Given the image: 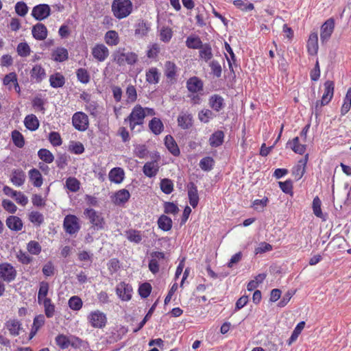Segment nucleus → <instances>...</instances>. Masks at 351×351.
<instances>
[{
    "mask_svg": "<svg viewBox=\"0 0 351 351\" xmlns=\"http://www.w3.org/2000/svg\"><path fill=\"white\" fill-rule=\"evenodd\" d=\"M145 118V113L143 108L137 104L132 108L129 116L124 119V122L129 124L132 132H140V128L143 126Z\"/></svg>",
    "mask_w": 351,
    "mask_h": 351,
    "instance_id": "f257e3e1",
    "label": "nucleus"
},
{
    "mask_svg": "<svg viewBox=\"0 0 351 351\" xmlns=\"http://www.w3.org/2000/svg\"><path fill=\"white\" fill-rule=\"evenodd\" d=\"M113 60L119 66H123L125 64L132 66L134 65L138 60L137 53L133 51H126L123 47H119L113 53Z\"/></svg>",
    "mask_w": 351,
    "mask_h": 351,
    "instance_id": "f03ea898",
    "label": "nucleus"
},
{
    "mask_svg": "<svg viewBox=\"0 0 351 351\" xmlns=\"http://www.w3.org/2000/svg\"><path fill=\"white\" fill-rule=\"evenodd\" d=\"M132 7L130 0H114L112 3V11L117 19H122L132 13Z\"/></svg>",
    "mask_w": 351,
    "mask_h": 351,
    "instance_id": "7ed1b4c3",
    "label": "nucleus"
},
{
    "mask_svg": "<svg viewBox=\"0 0 351 351\" xmlns=\"http://www.w3.org/2000/svg\"><path fill=\"white\" fill-rule=\"evenodd\" d=\"M84 215L88 219L94 230H99L104 228L105 221L102 213L93 208H86Z\"/></svg>",
    "mask_w": 351,
    "mask_h": 351,
    "instance_id": "20e7f679",
    "label": "nucleus"
},
{
    "mask_svg": "<svg viewBox=\"0 0 351 351\" xmlns=\"http://www.w3.org/2000/svg\"><path fill=\"white\" fill-rule=\"evenodd\" d=\"M88 324L94 328H104L107 324L106 315L99 310L91 311L87 315Z\"/></svg>",
    "mask_w": 351,
    "mask_h": 351,
    "instance_id": "39448f33",
    "label": "nucleus"
},
{
    "mask_svg": "<svg viewBox=\"0 0 351 351\" xmlns=\"http://www.w3.org/2000/svg\"><path fill=\"white\" fill-rule=\"evenodd\" d=\"M17 276L16 268L10 263H0V280L10 283L15 280Z\"/></svg>",
    "mask_w": 351,
    "mask_h": 351,
    "instance_id": "423d86ee",
    "label": "nucleus"
},
{
    "mask_svg": "<svg viewBox=\"0 0 351 351\" xmlns=\"http://www.w3.org/2000/svg\"><path fill=\"white\" fill-rule=\"evenodd\" d=\"M72 125L75 130L84 132L89 126L88 117L82 111L76 112L72 116Z\"/></svg>",
    "mask_w": 351,
    "mask_h": 351,
    "instance_id": "0eeeda50",
    "label": "nucleus"
},
{
    "mask_svg": "<svg viewBox=\"0 0 351 351\" xmlns=\"http://www.w3.org/2000/svg\"><path fill=\"white\" fill-rule=\"evenodd\" d=\"M63 228L69 234L77 233L80 229L79 219L74 215H67L63 221Z\"/></svg>",
    "mask_w": 351,
    "mask_h": 351,
    "instance_id": "6e6552de",
    "label": "nucleus"
},
{
    "mask_svg": "<svg viewBox=\"0 0 351 351\" xmlns=\"http://www.w3.org/2000/svg\"><path fill=\"white\" fill-rule=\"evenodd\" d=\"M335 20L330 18L326 20L320 28V39L322 44L326 43L330 38L335 29Z\"/></svg>",
    "mask_w": 351,
    "mask_h": 351,
    "instance_id": "1a4fd4ad",
    "label": "nucleus"
},
{
    "mask_svg": "<svg viewBox=\"0 0 351 351\" xmlns=\"http://www.w3.org/2000/svg\"><path fill=\"white\" fill-rule=\"evenodd\" d=\"M155 155V160L146 162L143 167L144 175L149 178L156 177L160 169L158 160L160 159V156L158 152H156Z\"/></svg>",
    "mask_w": 351,
    "mask_h": 351,
    "instance_id": "9d476101",
    "label": "nucleus"
},
{
    "mask_svg": "<svg viewBox=\"0 0 351 351\" xmlns=\"http://www.w3.org/2000/svg\"><path fill=\"white\" fill-rule=\"evenodd\" d=\"M51 14V8L48 4L40 3L35 5L32 10V16L37 21H43Z\"/></svg>",
    "mask_w": 351,
    "mask_h": 351,
    "instance_id": "9b49d317",
    "label": "nucleus"
},
{
    "mask_svg": "<svg viewBox=\"0 0 351 351\" xmlns=\"http://www.w3.org/2000/svg\"><path fill=\"white\" fill-rule=\"evenodd\" d=\"M133 289L131 285L125 282L119 283L116 287V293L119 298L124 302L131 300Z\"/></svg>",
    "mask_w": 351,
    "mask_h": 351,
    "instance_id": "f8f14e48",
    "label": "nucleus"
},
{
    "mask_svg": "<svg viewBox=\"0 0 351 351\" xmlns=\"http://www.w3.org/2000/svg\"><path fill=\"white\" fill-rule=\"evenodd\" d=\"M29 75L32 83L39 84L46 78L47 73L41 64H36L30 70Z\"/></svg>",
    "mask_w": 351,
    "mask_h": 351,
    "instance_id": "ddd939ff",
    "label": "nucleus"
},
{
    "mask_svg": "<svg viewBox=\"0 0 351 351\" xmlns=\"http://www.w3.org/2000/svg\"><path fill=\"white\" fill-rule=\"evenodd\" d=\"M165 258V254L162 252H153L151 253V258L148 264V267L152 274H156L159 271L160 263Z\"/></svg>",
    "mask_w": 351,
    "mask_h": 351,
    "instance_id": "4468645a",
    "label": "nucleus"
},
{
    "mask_svg": "<svg viewBox=\"0 0 351 351\" xmlns=\"http://www.w3.org/2000/svg\"><path fill=\"white\" fill-rule=\"evenodd\" d=\"M335 91V83L332 80H326L324 83V93L320 100L321 106L327 105L332 99Z\"/></svg>",
    "mask_w": 351,
    "mask_h": 351,
    "instance_id": "2eb2a0df",
    "label": "nucleus"
},
{
    "mask_svg": "<svg viewBox=\"0 0 351 351\" xmlns=\"http://www.w3.org/2000/svg\"><path fill=\"white\" fill-rule=\"evenodd\" d=\"M3 84L7 87L9 90L12 89V85L17 93H21V88L18 82L17 75L15 72H10L6 74L3 78Z\"/></svg>",
    "mask_w": 351,
    "mask_h": 351,
    "instance_id": "dca6fc26",
    "label": "nucleus"
},
{
    "mask_svg": "<svg viewBox=\"0 0 351 351\" xmlns=\"http://www.w3.org/2000/svg\"><path fill=\"white\" fill-rule=\"evenodd\" d=\"M92 55L99 62H104L109 56V50L104 44H96L92 49Z\"/></svg>",
    "mask_w": 351,
    "mask_h": 351,
    "instance_id": "f3484780",
    "label": "nucleus"
},
{
    "mask_svg": "<svg viewBox=\"0 0 351 351\" xmlns=\"http://www.w3.org/2000/svg\"><path fill=\"white\" fill-rule=\"evenodd\" d=\"M306 49L308 53L311 56H314L317 54L318 49H319V45H318V34L316 31L311 32L307 43H306Z\"/></svg>",
    "mask_w": 351,
    "mask_h": 351,
    "instance_id": "a211bd4d",
    "label": "nucleus"
},
{
    "mask_svg": "<svg viewBox=\"0 0 351 351\" xmlns=\"http://www.w3.org/2000/svg\"><path fill=\"white\" fill-rule=\"evenodd\" d=\"M32 34L36 40H44L48 36L47 27L41 23H38L32 27Z\"/></svg>",
    "mask_w": 351,
    "mask_h": 351,
    "instance_id": "6ab92c4d",
    "label": "nucleus"
},
{
    "mask_svg": "<svg viewBox=\"0 0 351 351\" xmlns=\"http://www.w3.org/2000/svg\"><path fill=\"white\" fill-rule=\"evenodd\" d=\"M308 160V154H306L304 158L300 160L298 164L293 168L292 173L296 180H300L304 176Z\"/></svg>",
    "mask_w": 351,
    "mask_h": 351,
    "instance_id": "aec40b11",
    "label": "nucleus"
},
{
    "mask_svg": "<svg viewBox=\"0 0 351 351\" xmlns=\"http://www.w3.org/2000/svg\"><path fill=\"white\" fill-rule=\"evenodd\" d=\"M188 197L190 205L195 208L199 203L198 191L193 182H189L187 185Z\"/></svg>",
    "mask_w": 351,
    "mask_h": 351,
    "instance_id": "412c9836",
    "label": "nucleus"
},
{
    "mask_svg": "<svg viewBox=\"0 0 351 351\" xmlns=\"http://www.w3.org/2000/svg\"><path fill=\"white\" fill-rule=\"evenodd\" d=\"M178 66L171 61H167L165 63L164 73L167 80L170 82H175L177 77Z\"/></svg>",
    "mask_w": 351,
    "mask_h": 351,
    "instance_id": "4be33fe9",
    "label": "nucleus"
},
{
    "mask_svg": "<svg viewBox=\"0 0 351 351\" xmlns=\"http://www.w3.org/2000/svg\"><path fill=\"white\" fill-rule=\"evenodd\" d=\"M203 82L197 77H191L186 81V88L191 93H197L203 90Z\"/></svg>",
    "mask_w": 351,
    "mask_h": 351,
    "instance_id": "5701e85b",
    "label": "nucleus"
},
{
    "mask_svg": "<svg viewBox=\"0 0 351 351\" xmlns=\"http://www.w3.org/2000/svg\"><path fill=\"white\" fill-rule=\"evenodd\" d=\"M108 178L111 182L121 184L125 178V172L121 167H114L108 173Z\"/></svg>",
    "mask_w": 351,
    "mask_h": 351,
    "instance_id": "b1692460",
    "label": "nucleus"
},
{
    "mask_svg": "<svg viewBox=\"0 0 351 351\" xmlns=\"http://www.w3.org/2000/svg\"><path fill=\"white\" fill-rule=\"evenodd\" d=\"M26 176L25 172L20 169H14L12 171L10 181L16 186H21L25 182Z\"/></svg>",
    "mask_w": 351,
    "mask_h": 351,
    "instance_id": "393cba45",
    "label": "nucleus"
},
{
    "mask_svg": "<svg viewBox=\"0 0 351 351\" xmlns=\"http://www.w3.org/2000/svg\"><path fill=\"white\" fill-rule=\"evenodd\" d=\"M130 197V192L127 189H123L114 193L112 201L114 204L121 206L125 204L129 200Z\"/></svg>",
    "mask_w": 351,
    "mask_h": 351,
    "instance_id": "a878e982",
    "label": "nucleus"
},
{
    "mask_svg": "<svg viewBox=\"0 0 351 351\" xmlns=\"http://www.w3.org/2000/svg\"><path fill=\"white\" fill-rule=\"evenodd\" d=\"M68 58V50L62 47L56 48L51 53V59L57 62H64Z\"/></svg>",
    "mask_w": 351,
    "mask_h": 351,
    "instance_id": "bb28decb",
    "label": "nucleus"
},
{
    "mask_svg": "<svg viewBox=\"0 0 351 351\" xmlns=\"http://www.w3.org/2000/svg\"><path fill=\"white\" fill-rule=\"evenodd\" d=\"M5 223L9 229L16 232L21 230L23 226L22 220L19 217L14 215L7 217Z\"/></svg>",
    "mask_w": 351,
    "mask_h": 351,
    "instance_id": "cd10ccee",
    "label": "nucleus"
},
{
    "mask_svg": "<svg viewBox=\"0 0 351 351\" xmlns=\"http://www.w3.org/2000/svg\"><path fill=\"white\" fill-rule=\"evenodd\" d=\"M29 181L34 186L40 187L43 183V178L40 171L36 168L30 169L28 172Z\"/></svg>",
    "mask_w": 351,
    "mask_h": 351,
    "instance_id": "c85d7f7f",
    "label": "nucleus"
},
{
    "mask_svg": "<svg viewBox=\"0 0 351 351\" xmlns=\"http://www.w3.org/2000/svg\"><path fill=\"white\" fill-rule=\"evenodd\" d=\"M25 128L32 132L38 130L40 125V122L35 114H30L27 115L23 121Z\"/></svg>",
    "mask_w": 351,
    "mask_h": 351,
    "instance_id": "c756f323",
    "label": "nucleus"
},
{
    "mask_svg": "<svg viewBox=\"0 0 351 351\" xmlns=\"http://www.w3.org/2000/svg\"><path fill=\"white\" fill-rule=\"evenodd\" d=\"M179 127L183 130H187L193 125V116L189 113L182 112L178 117Z\"/></svg>",
    "mask_w": 351,
    "mask_h": 351,
    "instance_id": "7c9ffc66",
    "label": "nucleus"
},
{
    "mask_svg": "<svg viewBox=\"0 0 351 351\" xmlns=\"http://www.w3.org/2000/svg\"><path fill=\"white\" fill-rule=\"evenodd\" d=\"M287 145V147H289L295 153L300 155L304 154L306 149V145L300 143L298 136H296L291 141H288Z\"/></svg>",
    "mask_w": 351,
    "mask_h": 351,
    "instance_id": "2f4dec72",
    "label": "nucleus"
},
{
    "mask_svg": "<svg viewBox=\"0 0 351 351\" xmlns=\"http://www.w3.org/2000/svg\"><path fill=\"white\" fill-rule=\"evenodd\" d=\"M160 73L156 67L149 69L145 73L146 82L149 84H157L160 81Z\"/></svg>",
    "mask_w": 351,
    "mask_h": 351,
    "instance_id": "473e14b6",
    "label": "nucleus"
},
{
    "mask_svg": "<svg viewBox=\"0 0 351 351\" xmlns=\"http://www.w3.org/2000/svg\"><path fill=\"white\" fill-rule=\"evenodd\" d=\"M165 145L167 149L174 156H179L180 152V149L171 135H167L165 138Z\"/></svg>",
    "mask_w": 351,
    "mask_h": 351,
    "instance_id": "72a5a7b5",
    "label": "nucleus"
},
{
    "mask_svg": "<svg viewBox=\"0 0 351 351\" xmlns=\"http://www.w3.org/2000/svg\"><path fill=\"white\" fill-rule=\"evenodd\" d=\"M45 322V316L42 314L38 315L34 317L29 333V339L33 338L36 335L38 330L44 325Z\"/></svg>",
    "mask_w": 351,
    "mask_h": 351,
    "instance_id": "f704fd0d",
    "label": "nucleus"
},
{
    "mask_svg": "<svg viewBox=\"0 0 351 351\" xmlns=\"http://www.w3.org/2000/svg\"><path fill=\"white\" fill-rule=\"evenodd\" d=\"M5 327L11 335L16 337L20 333L21 324L18 319H10L5 322Z\"/></svg>",
    "mask_w": 351,
    "mask_h": 351,
    "instance_id": "c9c22d12",
    "label": "nucleus"
},
{
    "mask_svg": "<svg viewBox=\"0 0 351 351\" xmlns=\"http://www.w3.org/2000/svg\"><path fill=\"white\" fill-rule=\"evenodd\" d=\"M209 104L216 112L222 110L225 106L223 98L219 95H212L209 99Z\"/></svg>",
    "mask_w": 351,
    "mask_h": 351,
    "instance_id": "e433bc0d",
    "label": "nucleus"
},
{
    "mask_svg": "<svg viewBox=\"0 0 351 351\" xmlns=\"http://www.w3.org/2000/svg\"><path fill=\"white\" fill-rule=\"evenodd\" d=\"M224 133L221 130L215 131L209 138V145L212 147H217L223 143Z\"/></svg>",
    "mask_w": 351,
    "mask_h": 351,
    "instance_id": "4c0bfd02",
    "label": "nucleus"
},
{
    "mask_svg": "<svg viewBox=\"0 0 351 351\" xmlns=\"http://www.w3.org/2000/svg\"><path fill=\"white\" fill-rule=\"evenodd\" d=\"M149 128L153 134L159 135L164 130V125L159 118L154 117L149 123Z\"/></svg>",
    "mask_w": 351,
    "mask_h": 351,
    "instance_id": "58836bf2",
    "label": "nucleus"
},
{
    "mask_svg": "<svg viewBox=\"0 0 351 351\" xmlns=\"http://www.w3.org/2000/svg\"><path fill=\"white\" fill-rule=\"evenodd\" d=\"M39 305H43L44 307L45 315L47 318H51L55 315L56 306L52 303L51 299L45 300L38 302Z\"/></svg>",
    "mask_w": 351,
    "mask_h": 351,
    "instance_id": "ea45409f",
    "label": "nucleus"
},
{
    "mask_svg": "<svg viewBox=\"0 0 351 351\" xmlns=\"http://www.w3.org/2000/svg\"><path fill=\"white\" fill-rule=\"evenodd\" d=\"M119 40V34L115 30H109L104 35L105 43L110 47L117 45Z\"/></svg>",
    "mask_w": 351,
    "mask_h": 351,
    "instance_id": "a19ab883",
    "label": "nucleus"
},
{
    "mask_svg": "<svg viewBox=\"0 0 351 351\" xmlns=\"http://www.w3.org/2000/svg\"><path fill=\"white\" fill-rule=\"evenodd\" d=\"M157 223L158 228L165 232L169 231L173 226L171 219L165 215H160L158 219Z\"/></svg>",
    "mask_w": 351,
    "mask_h": 351,
    "instance_id": "79ce46f5",
    "label": "nucleus"
},
{
    "mask_svg": "<svg viewBox=\"0 0 351 351\" xmlns=\"http://www.w3.org/2000/svg\"><path fill=\"white\" fill-rule=\"evenodd\" d=\"M50 86L57 88L62 87L65 84V78L60 73H56L49 77Z\"/></svg>",
    "mask_w": 351,
    "mask_h": 351,
    "instance_id": "37998d69",
    "label": "nucleus"
},
{
    "mask_svg": "<svg viewBox=\"0 0 351 351\" xmlns=\"http://www.w3.org/2000/svg\"><path fill=\"white\" fill-rule=\"evenodd\" d=\"M198 49H199V56L202 60L207 62L212 59L213 55L212 48L209 44L202 45Z\"/></svg>",
    "mask_w": 351,
    "mask_h": 351,
    "instance_id": "c03bdc74",
    "label": "nucleus"
},
{
    "mask_svg": "<svg viewBox=\"0 0 351 351\" xmlns=\"http://www.w3.org/2000/svg\"><path fill=\"white\" fill-rule=\"evenodd\" d=\"M49 289V285L46 281H41L39 283V289L38 291L37 301L40 302L45 300L50 299L47 297Z\"/></svg>",
    "mask_w": 351,
    "mask_h": 351,
    "instance_id": "a18cd8bd",
    "label": "nucleus"
},
{
    "mask_svg": "<svg viewBox=\"0 0 351 351\" xmlns=\"http://www.w3.org/2000/svg\"><path fill=\"white\" fill-rule=\"evenodd\" d=\"M125 234L127 239L135 244H139L143 239L141 232L137 230L130 229L125 232Z\"/></svg>",
    "mask_w": 351,
    "mask_h": 351,
    "instance_id": "49530a36",
    "label": "nucleus"
},
{
    "mask_svg": "<svg viewBox=\"0 0 351 351\" xmlns=\"http://www.w3.org/2000/svg\"><path fill=\"white\" fill-rule=\"evenodd\" d=\"M150 29V25L143 21L139 22L135 26V36L143 38L145 36Z\"/></svg>",
    "mask_w": 351,
    "mask_h": 351,
    "instance_id": "de8ad7c7",
    "label": "nucleus"
},
{
    "mask_svg": "<svg viewBox=\"0 0 351 351\" xmlns=\"http://www.w3.org/2000/svg\"><path fill=\"white\" fill-rule=\"evenodd\" d=\"M305 326V322L302 321L300 322L295 328L293 329V331L292 332V334L289 339L287 340V345L291 346L293 342H295L297 339L298 338L299 335L302 332V330L304 329Z\"/></svg>",
    "mask_w": 351,
    "mask_h": 351,
    "instance_id": "09e8293b",
    "label": "nucleus"
},
{
    "mask_svg": "<svg viewBox=\"0 0 351 351\" xmlns=\"http://www.w3.org/2000/svg\"><path fill=\"white\" fill-rule=\"evenodd\" d=\"M28 219L35 226L39 227L44 222V216L39 211L33 210L29 213Z\"/></svg>",
    "mask_w": 351,
    "mask_h": 351,
    "instance_id": "8fccbe9b",
    "label": "nucleus"
},
{
    "mask_svg": "<svg viewBox=\"0 0 351 351\" xmlns=\"http://www.w3.org/2000/svg\"><path fill=\"white\" fill-rule=\"evenodd\" d=\"M173 182L171 179H161L160 182V189L162 193H164L166 195H169L173 191Z\"/></svg>",
    "mask_w": 351,
    "mask_h": 351,
    "instance_id": "3c124183",
    "label": "nucleus"
},
{
    "mask_svg": "<svg viewBox=\"0 0 351 351\" xmlns=\"http://www.w3.org/2000/svg\"><path fill=\"white\" fill-rule=\"evenodd\" d=\"M202 45L201 39L197 36H190L186 40V45L189 49H198Z\"/></svg>",
    "mask_w": 351,
    "mask_h": 351,
    "instance_id": "603ef678",
    "label": "nucleus"
},
{
    "mask_svg": "<svg viewBox=\"0 0 351 351\" xmlns=\"http://www.w3.org/2000/svg\"><path fill=\"white\" fill-rule=\"evenodd\" d=\"M199 167L204 171H210L215 165V160L212 157L206 156L202 158L199 161Z\"/></svg>",
    "mask_w": 351,
    "mask_h": 351,
    "instance_id": "864d4df0",
    "label": "nucleus"
},
{
    "mask_svg": "<svg viewBox=\"0 0 351 351\" xmlns=\"http://www.w3.org/2000/svg\"><path fill=\"white\" fill-rule=\"evenodd\" d=\"M38 158L46 163H51L54 160L53 154L47 149L42 148L38 152Z\"/></svg>",
    "mask_w": 351,
    "mask_h": 351,
    "instance_id": "5fc2aeb1",
    "label": "nucleus"
},
{
    "mask_svg": "<svg viewBox=\"0 0 351 351\" xmlns=\"http://www.w3.org/2000/svg\"><path fill=\"white\" fill-rule=\"evenodd\" d=\"M31 51V48L26 42L19 43L16 47L17 54L22 58L29 56Z\"/></svg>",
    "mask_w": 351,
    "mask_h": 351,
    "instance_id": "6e6d98bb",
    "label": "nucleus"
},
{
    "mask_svg": "<svg viewBox=\"0 0 351 351\" xmlns=\"http://www.w3.org/2000/svg\"><path fill=\"white\" fill-rule=\"evenodd\" d=\"M11 137L13 143L19 148H22L25 145V139L23 134L18 130L12 132Z\"/></svg>",
    "mask_w": 351,
    "mask_h": 351,
    "instance_id": "4d7b16f0",
    "label": "nucleus"
},
{
    "mask_svg": "<svg viewBox=\"0 0 351 351\" xmlns=\"http://www.w3.org/2000/svg\"><path fill=\"white\" fill-rule=\"evenodd\" d=\"M134 155L138 158H145L148 154V149L145 145L136 144L134 145Z\"/></svg>",
    "mask_w": 351,
    "mask_h": 351,
    "instance_id": "13d9d810",
    "label": "nucleus"
},
{
    "mask_svg": "<svg viewBox=\"0 0 351 351\" xmlns=\"http://www.w3.org/2000/svg\"><path fill=\"white\" fill-rule=\"evenodd\" d=\"M160 40L164 43H169L173 36V31L169 27H162L159 33Z\"/></svg>",
    "mask_w": 351,
    "mask_h": 351,
    "instance_id": "bf43d9fd",
    "label": "nucleus"
},
{
    "mask_svg": "<svg viewBox=\"0 0 351 351\" xmlns=\"http://www.w3.org/2000/svg\"><path fill=\"white\" fill-rule=\"evenodd\" d=\"M233 4L244 12L251 11L254 8V4L248 2L247 0H234Z\"/></svg>",
    "mask_w": 351,
    "mask_h": 351,
    "instance_id": "052dcab7",
    "label": "nucleus"
},
{
    "mask_svg": "<svg viewBox=\"0 0 351 351\" xmlns=\"http://www.w3.org/2000/svg\"><path fill=\"white\" fill-rule=\"evenodd\" d=\"M27 250L30 254L38 255L42 251V247L38 241H30L27 243Z\"/></svg>",
    "mask_w": 351,
    "mask_h": 351,
    "instance_id": "680f3d73",
    "label": "nucleus"
},
{
    "mask_svg": "<svg viewBox=\"0 0 351 351\" xmlns=\"http://www.w3.org/2000/svg\"><path fill=\"white\" fill-rule=\"evenodd\" d=\"M68 305L71 309L73 311H79L82 308L83 302L80 297L74 295L69 298Z\"/></svg>",
    "mask_w": 351,
    "mask_h": 351,
    "instance_id": "e2e57ef3",
    "label": "nucleus"
},
{
    "mask_svg": "<svg viewBox=\"0 0 351 351\" xmlns=\"http://www.w3.org/2000/svg\"><path fill=\"white\" fill-rule=\"evenodd\" d=\"M55 340H56V344L62 350L68 348L71 344L69 337L62 334L58 335L56 337Z\"/></svg>",
    "mask_w": 351,
    "mask_h": 351,
    "instance_id": "0e129e2a",
    "label": "nucleus"
},
{
    "mask_svg": "<svg viewBox=\"0 0 351 351\" xmlns=\"http://www.w3.org/2000/svg\"><path fill=\"white\" fill-rule=\"evenodd\" d=\"M164 212L166 214L176 215L179 212V208L176 204L171 202H165L163 204Z\"/></svg>",
    "mask_w": 351,
    "mask_h": 351,
    "instance_id": "69168bd1",
    "label": "nucleus"
},
{
    "mask_svg": "<svg viewBox=\"0 0 351 351\" xmlns=\"http://www.w3.org/2000/svg\"><path fill=\"white\" fill-rule=\"evenodd\" d=\"M78 81L82 84H88L90 81V75L88 71L84 68H80L76 71Z\"/></svg>",
    "mask_w": 351,
    "mask_h": 351,
    "instance_id": "338daca9",
    "label": "nucleus"
},
{
    "mask_svg": "<svg viewBox=\"0 0 351 351\" xmlns=\"http://www.w3.org/2000/svg\"><path fill=\"white\" fill-rule=\"evenodd\" d=\"M19 262L23 265H28L32 263L33 258L26 252L19 250L16 254Z\"/></svg>",
    "mask_w": 351,
    "mask_h": 351,
    "instance_id": "774afa93",
    "label": "nucleus"
}]
</instances>
